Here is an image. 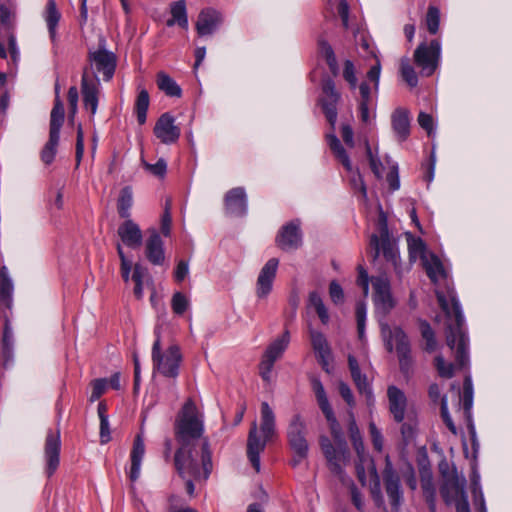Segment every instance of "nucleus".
<instances>
[{
	"label": "nucleus",
	"instance_id": "37998d69",
	"mask_svg": "<svg viewBox=\"0 0 512 512\" xmlns=\"http://www.w3.org/2000/svg\"><path fill=\"white\" fill-rule=\"evenodd\" d=\"M146 274V269L140 264L133 267L132 280L135 282L134 295L137 299H142L144 295L143 279Z\"/></svg>",
	"mask_w": 512,
	"mask_h": 512
},
{
	"label": "nucleus",
	"instance_id": "603ef678",
	"mask_svg": "<svg viewBox=\"0 0 512 512\" xmlns=\"http://www.w3.org/2000/svg\"><path fill=\"white\" fill-rule=\"evenodd\" d=\"M435 366L438 374L443 378H451L454 375L455 367L451 363L445 362L443 356L438 355L435 358Z\"/></svg>",
	"mask_w": 512,
	"mask_h": 512
},
{
	"label": "nucleus",
	"instance_id": "de8ad7c7",
	"mask_svg": "<svg viewBox=\"0 0 512 512\" xmlns=\"http://www.w3.org/2000/svg\"><path fill=\"white\" fill-rule=\"evenodd\" d=\"M132 204V191L130 187H124L118 199V210L123 218H127L129 216L128 210Z\"/></svg>",
	"mask_w": 512,
	"mask_h": 512
},
{
	"label": "nucleus",
	"instance_id": "dca6fc26",
	"mask_svg": "<svg viewBox=\"0 0 512 512\" xmlns=\"http://www.w3.org/2000/svg\"><path fill=\"white\" fill-rule=\"evenodd\" d=\"M339 100L340 94L335 89L333 80L330 78L324 79L322 82V96L318 102L332 127H334L337 120V104Z\"/></svg>",
	"mask_w": 512,
	"mask_h": 512
},
{
	"label": "nucleus",
	"instance_id": "1a4fd4ad",
	"mask_svg": "<svg viewBox=\"0 0 512 512\" xmlns=\"http://www.w3.org/2000/svg\"><path fill=\"white\" fill-rule=\"evenodd\" d=\"M64 120L65 109L58 95V88H56V98L50 114L49 139L41 151V160L46 165H50L55 158L60 140V130Z\"/></svg>",
	"mask_w": 512,
	"mask_h": 512
},
{
	"label": "nucleus",
	"instance_id": "f704fd0d",
	"mask_svg": "<svg viewBox=\"0 0 512 512\" xmlns=\"http://www.w3.org/2000/svg\"><path fill=\"white\" fill-rule=\"evenodd\" d=\"M171 14L172 18L167 21V26H173L177 23L182 28H187L188 19L184 0H179L171 4Z\"/></svg>",
	"mask_w": 512,
	"mask_h": 512
},
{
	"label": "nucleus",
	"instance_id": "052dcab7",
	"mask_svg": "<svg viewBox=\"0 0 512 512\" xmlns=\"http://www.w3.org/2000/svg\"><path fill=\"white\" fill-rule=\"evenodd\" d=\"M189 275V263L185 260H180L174 271L175 281L181 283Z\"/></svg>",
	"mask_w": 512,
	"mask_h": 512
},
{
	"label": "nucleus",
	"instance_id": "a211bd4d",
	"mask_svg": "<svg viewBox=\"0 0 512 512\" xmlns=\"http://www.w3.org/2000/svg\"><path fill=\"white\" fill-rule=\"evenodd\" d=\"M279 267L278 258H270L261 268L257 281L255 293L259 299H265L269 296L273 289V283L276 278Z\"/></svg>",
	"mask_w": 512,
	"mask_h": 512
},
{
	"label": "nucleus",
	"instance_id": "864d4df0",
	"mask_svg": "<svg viewBox=\"0 0 512 512\" xmlns=\"http://www.w3.org/2000/svg\"><path fill=\"white\" fill-rule=\"evenodd\" d=\"M117 252L121 261V276L125 282H128L132 270V262L124 254L120 243L117 244Z\"/></svg>",
	"mask_w": 512,
	"mask_h": 512
},
{
	"label": "nucleus",
	"instance_id": "5fc2aeb1",
	"mask_svg": "<svg viewBox=\"0 0 512 512\" xmlns=\"http://www.w3.org/2000/svg\"><path fill=\"white\" fill-rule=\"evenodd\" d=\"M92 392L90 395V401L95 402L98 400L106 391L108 387V381L105 378L96 379L91 383Z\"/></svg>",
	"mask_w": 512,
	"mask_h": 512
},
{
	"label": "nucleus",
	"instance_id": "39448f33",
	"mask_svg": "<svg viewBox=\"0 0 512 512\" xmlns=\"http://www.w3.org/2000/svg\"><path fill=\"white\" fill-rule=\"evenodd\" d=\"M357 271V286L362 289L365 297L369 294L370 285L372 286V300L375 312L378 315L386 316L396 306V300L392 295L388 276L380 274L370 277L362 266H358Z\"/></svg>",
	"mask_w": 512,
	"mask_h": 512
},
{
	"label": "nucleus",
	"instance_id": "f8f14e48",
	"mask_svg": "<svg viewBox=\"0 0 512 512\" xmlns=\"http://www.w3.org/2000/svg\"><path fill=\"white\" fill-rule=\"evenodd\" d=\"M289 343L290 333L286 330L267 346L259 363V374L263 381L271 382L274 364L283 356Z\"/></svg>",
	"mask_w": 512,
	"mask_h": 512
},
{
	"label": "nucleus",
	"instance_id": "338daca9",
	"mask_svg": "<svg viewBox=\"0 0 512 512\" xmlns=\"http://www.w3.org/2000/svg\"><path fill=\"white\" fill-rule=\"evenodd\" d=\"M386 180L389 184L390 190L394 191L400 187L398 167L396 165H394L390 168V171L387 174Z\"/></svg>",
	"mask_w": 512,
	"mask_h": 512
},
{
	"label": "nucleus",
	"instance_id": "4468645a",
	"mask_svg": "<svg viewBox=\"0 0 512 512\" xmlns=\"http://www.w3.org/2000/svg\"><path fill=\"white\" fill-rule=\"evenodd\" d=\"M466 480L456 474L445 477L441 487V495L447 504H455L457 512H470L465 493Z\"/></svg>",
	"mask_w": 512,
	"mask_h": 512
},
{
	"label": "nucleus",
	"instance_id": "680f3d73",
	"mask_svg": "<svg viewBox=\"0 0 512 512\" xmlns=\"http://www.w3.org/2000/svg\"><path fill=\"white\" fill-rule=\"evenodd\" d=\"M339 393H340L341 397L344 399V401L350 407L349 410H353V408L355 406V399H354V396H353V393H352V390L350 389V387L346 383L340 382L339 383Z\"/></svg>",
	"mask_w": 512,
	"mask_h": 512
},
{
	"label": "nucleus",
	"instance_id": "e433bc0d",
	"mask_svg": "<svg viewBox=\"0 0 512 512\" xmlns=\"http://www.w3.org/2000/svg\"><path fill=\"white\" fill-rule=\"evenodd\" d=\"M308 308L314 310L323 324L329 322V313L318 292H311L308 298Z\"/></svg>",
	"mask_w": 512,
	"mask_h": 512
},
{
	"label": "nucleus",
	"instance_id": "473e14b6",
	"mask_svg": "<svg viewBox=\"0 0 512 512\" xmlns=\"http://www.w3.org/2000/svg\"><path fill=\"white\" fill-rule=\"evenodd\" d=\"M156 83L158 88L167 96L181 97L182 90L180 86L164 71L157 73Z\"/></svg>",
	"mask_w": 512,
	"mask_h": 512
},
{
	"label": "nucleus",
	"instance_id": "c85d7f7f",
	"mask_svg": "<svg viewBox=\"0 0 512 512\" xmlns=\"http://www.w3.org/2000/svg\"><path fill=\"white\" fill-rule=\"evenodd\" d=\"M225 208L231 214L242 215L246 212V193L242 187L229 190L224 198Z\"/></svg>",
	"mask_w": 512,
	"mask_h": 512
},
{
	"label": "nucleus",
	"instance_id": "bf43d9fd",
	"mask_svg": "<svg viewBox=\"0 0 512 512\" xmlns=\"http://www.w3.org/2000/svg\"><path fill=\"white\" fill-rule=\"evenodd\" d=\"M441 416H442V419L444 421V423L446 424V426L448 427V429L453 433V434H456V426L450 416V413H449V410H448V401H447V397L446 396H443L441 398Z\"/></svg>",
	"mask_w": 512,
	"mask_h": 512
},
{
	"label": "nucleus",
	"instance_id": "7c9ffc66",
	"mask_svg": "<svg viewBox=\"0 0 512 512\" xmlns=\"http://www.w3.org/2000/svg\"><path fill=\"white\" fill-rule=\"evenodd\" d=\"M117 234L123 245L136 249L143 243V232L139 226H119Z\"/></svg>",
	"mask_w": 512,
	"mask_h": 512
},
{
	"label": "nucleus",
	"instance_id": "20e7f679",
	"mask_svg": "<svg viewBox=\"0 0 512 512\" xmlns=\"http://www.w3.org/2000/svg\"><path fill=\"white\" fill-rule=\"evenodd\" d=\"M367 317V305L365 302H358L356 305V320L358 336L361 341V349L357 354L348 355V366L351 377L355 383L358 392L364 395L366 404L372 413L375 405V397L370 382L368 381L366 372L370 368V362L366 345L364 343L365 324Z\"/></svg>",
	"mask_w": 512,
	"mask_h": 512
},
{
	"label": "nucleus",
	"instance_id": "4d7b16f0",
	"mask_svg": "<svg viewBox=\"0 0 512 512\" xmlns=\"http://www.w3.org/2000/svg\"><path fill=\"white\" fill-rule=\"evenodd\" d=\"M84 154V133L81 124L77 127V136H76V152H75V160H76V168L79 167L80 162L83 158Z\"/></svg>",
	"mask_w": 512,
	"mask_h": 512
},
{
	"label": "nucleus",
	"instance_id": "cd10ccee",
	"mask_svg": "<svg viewBox=\"0 0 512 512\" xmlns=\"http://www.w3.org/2000/svg\"><path fill=\"white\" fill-rule=\"evenodd\" d=\"M393 131L399 141H405L410 135L409 111L405 108H396L391 115Z\"/></svg>",
	"mask_w": 512,
	"mask_h": 512
},
{
	"label": "nucleus",
	"instance_id": "c9c22d12",
	"mask_svg": "<svg viewBox=\"0 0 512 512\" xmlns=\"http://www.w3.org/2000/svg\"><path fill=\"white\" fill-rule=\"evenodd\" d=\"M13 331L8 321L4 325L3 338H2V354L4 357V366H8L13 360Z\"/></svg>",
	"mask_w": 512,
	"mask_h": 512
},
{
	"label": "nucleus",
	"instance_id": "4be33fe9",
	"mask_svg": "<svg viewBox=\"0 0 512 512\" xmlns=\"http://www.w3.org/2000/svg\"><path fill=\"white\" fill-rule=\"evenodd\" d=\"M153 132L164 144L174 143L180 136V129L174 125V118L169 113H164L158 118Z\"/></svg>",
	"mask_w": 512,
	"mask_h": 512
},
{
	"label": "nucleus",
	"instance_id": "13d9d810",
	"mask_svg": "<svg viewBox=\"0 0 512 512\" xmlns=\"http://www.w3.org/2000/svg\"><path fill=\"white\" fill-rule=\"evenodd\" d=\"M329 296L336 305L344 302V290L337 281H332L329 285Z\"/></svg>",
	"mask_w": 512,
	"mask_h": 512
},
{
	"label": "nucleus",
	"instance_id": "6e6552de",
	"mask_svg": "<svg viewBox=\"0 0 512 512\" xmlns=\"http://www.w3.org/2000/svg\"><path fill=\"white\" fill-rule=\"evenodd\" d=\"M370 246L375 252V257H378L381 253L383 254L398 276H402L409 270V267L403 268L401 265L396 240L390 234L388 226H379L378 230L371 234Z\"/></svg>",
	"mask_w": 512,
	"mask_h": 512
},
{
	"label": "nucleus",
	"instance_id": "f3484780",
	"mask_svg": "<svg viewBox=\"0 0 512 512\" xmlns=\"http://www.w3.org/2000/svg\"><path fill=\"white\" fill-rule=\"evenodd\" d=\"M145 257L154 266H162L165 264V247L160 233L155 229H148L145 233Z\"/></svg>",
	"mask_w": 512,
	"mask_h": 512
},
{
	"label": "nucleus",
	"instance_id": "8fccbe9b",
	"mask_svg": "<svg viewBox=\"0 0 512 512\" xmlns=\"http://www.w3.org/2000/svg\"><path fill=\"white\" fill-rule=\"evenodd\" d=\"M401 75L403 80L411 87H416L418 84V77L414 68L410 65L408 60L401 62Z\"/></svg>",
	"mask_w": 512,
	"mask_h": 512
},
{
	"label": "nucleus",
	"instance_id": "2eb2a0df",
	"mask_svg": "<svg viewBox=\"0 0 512 512\" xmlns=\"http://www.w3.org/2000/svg\"><path fill=\"white\" fill-rule=\"evenodd\" d=\"M440 44L432 40L429 44L421 43L414 52V62L422 69L425 76H431L438 65Z\"/></svg>",
	"mask_w": 512,
	"mask_h": 512
},
{
	"label": "nucleus",
	"instance_id": "9b49d317",
	"mask_svg": "<svg viewBox=\"0 0 512 512\" xmlns=\"http://www.w3.org/2000/svg\"><path fill=\"white\" fill-rule=\"evenodd\" d=\"M353 445V448L357 454L358 461L356 463V473L358 480L362 483V485L366 484V468L368 469V473L370 476L371 482L373 485L371 487V492L374 497L379 498L381 496V486H380V478L377 473L376 467L372 458L365 450L364 442L362 435L358 437H354L350 439Z\"/></svg>",
	"mask_w": 512,
	"mask_h": 512
},
{
	"label": "nucleus",
	"instance_id": "0e129e2a",
	"mask_svg": "<svg viewBox=\"0 0 512 512\" xmlns=\"http://www.w3.org/2000/svg\"><path fill=\"white\" fill-rule=\"evenodd\" d=\"M14 18V12L5 4L0 5V22L6 27H11Z\"/></svg>",
	"mask_w": 512,
	"mask_h": 512
},
{
	"label": "nucleus",
	"instance_id": "aec40b11",
	"mask_svg": "<svg viewBox=\"0 0 512 512\" xmlns=\"http://www.w3.org/2000/svg\"><path fill=\"white\" fill-rule=\"evenodd\" d=\"M60 432L59 430H49L45 440V460L46 472L51 476L58 468L60 463Z\"/></svg>",
	"mask_w": 512,
	"mask_h": 512
},
{
	"label": "nucleus",
	"instance_id": "2f4dec72",
	"mask_svg": "<svg viewBox=\"0 0 512 512\" xmlns=\"http://www.w3.org/2000/svg\"><path fill=\"white\" fill-rule=\"evenodd\" d=\"M410 262H416L418 259L423 261L430 252L427 251L425 243L420 237L413 236L410 232L405 233Z\"/></svg>",
	"mask_w": 512,
	"mask_h": 512
},
{
	"label": "nucleus",
	"instance_id": "e2e57ef3",
	"mask_svg": "<svg viewBox=\"0 0 512 512\" xmlns=\"http://www.w3.org/2000/svg\"><path fill=\"white\" fill-rule=\"evenodd\" d=\"M350 479V483H344L343 481H341L339 478L338 480L344 485V486H347L350 488L351 490V497H352V502L353 504L355 505V507L358 509V510H361L363 508V500H362V496L360 494V492L357 490V488L355 487L352 479L349 477Z\"/></svg>",
	"mask_w": 512,
	"mask_h": 512
},
{
	"label": "nucleus",
	"instance_id": "3c124183",
	"mask_svg": "<svg viewBox=\"0 0 512 512\" xmlns=\"http://www.w3.org/2000/svg\"><path fill=\"white\" fill-rule=\"evenodd\" d=\"M371 442L376 451L381 452L384 446V438L381 430L376 426L374 421H370L368 425Z\"/></svg>",
	"mask_w": 512,
	"mask_h": 512
},
{
	"label": "nucleus",
	"instance_id": "a878e982",
	"mask_svg": "<svg viewBox=\"0 0 512 512\" xmlns=\"http://www.w3.org/2000/svg\"><path fill=\"white\" fill-rule=\"evenodd\" d=\"M145 455V443L142 433L136 435L133 447L130 453L131 467L129 471V478L132 482L138 480L141 474L142 460Z\"/></svg>",
	"mask_w": 512,
	"mask_h": 512
},
{
	"label": "nucleus",
	"instance_id": "72a5a7b5",
	"mask_svg": "<svg viewBox=\"0 0 512 512\" xmlns=\"http://www.w3.org/2000/svg\"><path fill=\"white\" fill-rule=\"evenodd\" d=\"M319 54L326 60V63L334 76L338 74L339 66L332 46L324 38L318 40Z\"/></svg>",
	"mask_w": 512,
	"mask_h": 512
},
{
	"label": "nucleus",
	"instance_id": "412c9836",
	"mask_svg": "<svg viewBox=\"0 0 512 512\" xmlns=\"http://www.w3.org/2000/svg\"><path fill=\"white\" fill-rule=\"evenodd\" d=\"M99 79L95 74L90 76L88 74V67L83 69L81 80V92L83 95V102L86 107L91 108V113L95 114L98 105L99 95Z\"/></svg>",
	"mask_w": 512,
	"mask_h": 512
},
{
	"label": "nucleus",
	"instance_id": "774afa93",
	"mask_svg": "<svg viewBox=\"0 0 512 512\" xmlns=\"http://www.w3.org/2000/svg\"><path fill=\"white\" fill-rule=\"evenodd\" d=\"M418 123L423 129H425L427 131L429 136L432 134L433 118L431 115H429L425 112H420L418 115Z\"/></svg>",
	"mask_w": 512,
	"mask_h": 512
},
{
	"label": "nucleus",
	"instance_id": "f03ea898",
	"mask_svg": "<svg viewBox=\"0 0 512 512\" xmlns=\"http://www.w3.org/2000/svg\"><path fill=\"white\" fill-rule=\"evenodd\" d=\"M422 265L429 279L437 286V299L447 317V345L455 350L458 368H465L469 364V338L461 305L449 279L450 267L432 252L422 261Z\"/></svg>",
	"mask_w": 512,
	"mask_h": 512
},
{
	"label": "nucleus",
	"instance_id": "69168bd1",
	"mask_svg": "<svg viewBox=\"0 0 512 512\" xmlns=\"http://www.w3.org/2000/svg\"><path fill=\"white\" fill-rule=\"evenodd\" d=\"M343 77L352 86L356 85L357 78L355 76L354 65L350 60H346L344 63Z\"/></svg>",
	"mask_w": 512,
	"mask_h": 512
},
{
	"label": "nucleus",
	"instance_id": "4c0bfd02",
	"mask_svg": "<svg viewBox=\"0 0 512 512\" xmlns=\"http://www.w3.org/2000/svg\"><path fill=\"white\" fill-rule=\"evenodd\" d=\"M150 104L149 93L146 89H141L137 95L135 102V111L137 120L140 125L146 122L147 110Z\"/></svg>",
	"mask_w": 512,
	"mask_h": 512
},
{
	"label": "nucleus",
	"instance_id": "7ed1b4c3",
	"mask_svg": "<svg viewBox=\"0 0 512 512\" xmlns=\"http://www.w3.org/2000/svg\"><path fill=\"white\" fill-rule=\"evenodd\" d=\"M312 389L315 393L317 403L329 424L331 434L337 442V447H335L327 437L320 439V446L328 462L329 469L341 481L350 483L349 476L344 471L345 466L349 463L350 455L344 440L342 428L319 379L314 378L312 380Z\"/></svg>",
	"mask_w": 512,
	"mask_h": 512
},
{
	"label": "nucleus",
	"instance_id": "49530a36",
	"mask_svg": "<svg viewBox=\"0 0 512 512\" xmlns=\"http://www.w3.org/2000/svg\"><path fill=\"white\" fill-rule=\"evenodd\" d=\"M420 331L423 339L425 340V350L433 352L437 347V341L431 326L426 321H421Z\"/></svg>",
	"mask_w": 512,
	"mask_h": 512
},
{
	"label": "nucleus",
	"instance_id": "09e8293b",
	"mask_svg": "<svg viewBox=\"0 0 512 512\" xmlns=\"http://www.w3.org/2000/svg\"><path fill=\"white\" fill-rule=\"evenodd\" d=\"M425 23L430 34H436L438 32L440 11L437 7L429 6L425 17Z\"/></svg>",
	"mask_w": 512,
	"mask_h": 512
},
{
	"label": "nucleus",
	"instance_id": "6ab92c4d",
	"mask_svg": "<svg viewBox=\"0 0 512 512\" xmlns=\"http://www.w3.org/2000/svg\"><path fill=\"white\" fill-rule=\"evenodd\" d=\"M88 61L90 64L87 66L88 70L92 68V64H95L96 70L103 73L104 80L112 79L117 63V57L113 52L107 51L104 47L97 51H89Z\"/></svg>",
	"mask_w": 512,
	"mask_h": 512
},
{
	"label": "nucleus",
	"instance_id": "bb28decb",
	"mask_svg": "<svg viewBox=\"0 0 512 512\" xmlns=\"http://www.w3.org/2000/svg\"><path fill=\"white\" fill-rule=\"evenodd\" d=\"M221 14L214 9L202 10L196 22V30L199 36L212 34L221 23Z\"/></svg>",
	"mask_w": 512,
	"mask_h": 512
},
{
	"label": "nucleus",
	"instance_id": "a19ab883",
	"mask_svg": "<svg viewBox=\"0 0 512 512\" xmlns=\"http://www.w3.org/2000/svg\"><path fill=\"white\" fill-rule=\"evenodd\" d=\"M59 20L60 13L57 10L56 3L54 0H49L46 8V21L52 39L55 38L56 27L58 25Z\"/></svg>",
	"mask_w": 512,
	"mask_h": 512
},
{
	"label": "nucleus",
	"instance_id": "6e6d98bb",
	"mask_svg": "<svg viewBox=\"0 0 512 512\" xmlns=\"http://www.w3.org/2000/svg\"><path fill=\"white\" fill-rule=\"evenodd\" d=\"M142 164L147 171L157 177H164L167 170L166 162L163 159H159L156 164H149L144 159H142Z\"/></svg>",
	"mask_w": 512,
	"mask_h": 512
},
{
	"label": "nucleus",
	"instance_id": "5701e85b",
	"mask_svg": "<svg viewBox=\"0 0 512 512\" xmlns=\"http://www.w3.org/2000/svg\"><path fill=\"white\" fill-rule=\"evenodd\" d=\"M385 469L383 472L386 492L391 500L393 506H398L402 499V492L400 489V480L396 474L390 457L387 455L385 458Z\"/></svg>",
	"mask_w": 512,
	"mask_h": 512
},
{
	"label": "nucleus",
	"instance_id": "c03bdc74",
	"mask_svg": "<svg viewBox=\"0 0 512 512\" xmlns=\"http://www.w3.org/2000/svg\"><path fill=\"white\" fill-rule=\"evenodd\" d=\"M190 307V299L182 292H175L171 299V308L176 315H182Z\"/></svg>",
	"mask_w": 512,
	"mask_h": 512
},
{
	"label": "nucleus",
	"instance_id": "79ce46f5",
	"mask_svg": "<svg viewBox=\"0 0 512 512\" xmlns=\"http://www.w3.org/2000/svg\"><path fill=\"white\" fill-rule=\"evenodd\" d=\"M471 482L473 486L474 505L479 509L480 512H487L484 496L479 484L480 476L477 472H473Z\"/></svg>",
	"mask_w": 512,
	"mask_h": 512
},
{
	"label": "nucleus",
	"instance_id": "393cba45",
	"mask_svg": "<svg viewBox=\"0 0 512 512\" xmlns=\"http://www.w3.org/2000/svg\"><path fill=\"white\" fill-rule=\"evenodd\" d=\"M276 243L284 251H292L302 244V233L298 226H283L277 237Z\"/></svg>",
	"mask_w": 512,
	"mask_h": 512
},
{
	"label": "nucleus",
	"instance_id": "58836bf2",
	"mask_svg": "<svg viewBox=\"0 0 512 512\" xmlns=\"http://www.w3.org/2000/svg\"><path fill=\"white\" fill-rule=\"evenodd\" d=\"M327 138L329 141L330 149L333 151V153L339 159V161L342 163V165L348 171H350L352 169L350 159H349L345 149L341 145L339 139L334 134L328 135Z\"/></svg>",
	"mask_w": 512,
	"mask_h": 512
},
{
	"label": "nucleus",
	"instance_id": "a18cd8bd",
	"mask_svg": "<svg viewBox=\"0 0 512 512\" xmlns=\"http://www.w3.org/2000/svg\"><path fill=\"white\" fill-rule=\"evenodd\" d=\"M0 288L1 293L3 296V302H9L11 300V296L13 293V282L11 278L9 277L8 269L7 267L3 266L0 270Z\"/></svg>",
	"mask_w": 512,
	"mask_h": 512
},
{
	"label": "nucleus",
	"instance_id": "f257e3e1",
	"mask_svg": "<svg viewBox=\"0 0 512 512\" xmlns=\"http://www.w3.org/2000/svg\"><path fill=\"white\" fill-rule=\"evenodd\" d=\"M204 433V415L192 399H188L181 408L175 423V434L181 447L175 453V467L186 482L189 495L195 491L194 481L205 482L212 471V454L205 439L198 452L193 448V441Z\"/></svg>",
	"mask_w": 512,
	"mask_h": 512
},
{
	"label": "nucleus",
	"instance_id": "423d86ee",
	"mask_svg": "<svg viewBox=\"0 0 512 512\" xmlns=\"http://www.w3.org/2000/svg\"><path fill=\"white\" fill-rule=\"evenodd\" d=\"M275 434V415L267 402L261 404L260 429L254 421L249 431L247 441V455L256 472L260 471V454L264 451L266 443Z\"/></svg>",
	"mask_w": 512,
	"mask_h": 512
},
{
	"label": "nucleus",
	"instance_id": "ddd939ff",
	"mask_svg": "<svg viewBox=\"0 0 512 512\" xmlns=\"http://www.w3.org/2000/svg\"><path fill=\"white\" fill-rule=\"evenodd\" d=\"M381 334L389 351L396 350L402 370H407L410 363V345L406 334L399 327L391 328L380 322Z\"/></svg>",
	"mask_w": 512,
	"mask_h": 512
},
{
	"label": "nucleus",
	"instance_id": "ea45409f",
	"mask_svg": "<svg viewBox=\"0 0 512 512\" xmlns=\"http://www.w3.org/2000/svg\"><path fill=\"white\" fill-rule=\"evenodd\" d=\"M421 486L423 489V493L426 497V500L429 503L430 509L432 512H434L436 491L433 485L432 475L430 471L422 472Z\"/></svg>",
	"mask_w": 512,
	"mask_h": 512
},
{
	"label": "nucleus",
	"instance_id": "c756f323",
	"mask_svg": "<svg viewBox=\"0 0 512 512\" xmlns=\"http://www.w3.org/2000/svg\"><path fill=\"white\" fill-rule=\"evenodd\" d=\"M311 342L313 349L321 363L323 369L329 372V364L331 360V351L325 336L317 331H311Z\"/></svg>",
	"mask_w": 512,
	"mask_h": 512
},
{
	"label": "nucleus",
	"instance_id": "9d476101",
	"mask_svg": "<svg viewBox=\"0 0 512 512\" xmlns=\"http://www.w3.org/2000/svg\"><path fill=\"white\" fill-rule=\"evenodd\" d=\"M306 422L300 415H294L287 428V440L293 453L291 465L297 467L308 456L309 444L306 439Z\"/></svg>",
	"mask_w": 512,
	"mask_h": 512
},
{
	"label": "nucleus",
	"instance_id": "b1692460",
	"mask_svg": "<svg viewBox=\"0 0 512 512\" xmlns=\"http://www.w3.org/2000/svg\"><path fill=\"white\" fill-rule=\"evenodd\" d=\"M387 397L389 403V411L393 419L400 423L405 418L407 408V398L405 393L398 387L391 385L387 389Z\"/></svg>",
	"mask_w": 512,
	"mask_h": 512
},
{
	"label": "nucleus",
	"instance_id": "0eeeda50",
	"mask_svg": "<svg viewBox=\"0 0 512 512\" xmlns=\"http://www.w3.org/2000/svg\"><path fill=\"white\" fill-rule=\"evenodd\" d=\"M156 339L152 347L153 372L166 378H176L179 375L182 355L176 345L170 346L165 351L161 350L160 332L155 329Z\"/></svg>",
	"mask_w": 512,
	"mask_h": 512
}]
</instances>
